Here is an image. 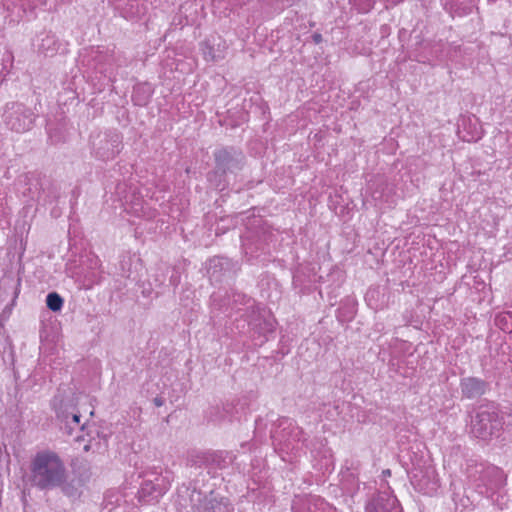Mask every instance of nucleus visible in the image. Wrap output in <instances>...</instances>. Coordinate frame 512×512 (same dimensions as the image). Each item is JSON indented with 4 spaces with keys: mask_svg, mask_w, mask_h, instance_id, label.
<instances>
[{
    "mask_svg": "<svg viewBox=\"0 0 512 512\" xmlns=\"http://www.w3.org/2000/svg\"><path fill=\"white\" fill-rule=\"evenodd\" d=\"M315 496L298 497L293 501V512H315Z\"/></svg>",
    "mask_w": 512,
    "mask_h": 512,
    "instance_id": "nucleus-19",
    "label": "nucleus"
},
{
    "mask_svg": "<svg viewBox=\"0 0 512 512\" xmlns=\"http://www.w3.org/2000/svg\"><path fill=\"white\" fill-rule=\"evenodd\" d=\"M275 451L284 461L292 462L305 446L306 438L302 428L288 418L279 420L278 427L272 432Z\"/></svg>",
    "mask_w": 512,
    "mask_h": 512,
    "instance_id": "nucleus-2",
    "label": "nucleus"
},
{
    "mask_svg": "<svg viewBox=\"0 0 512 512\" xmlns=\"http://www.w3.org/2000/svg\"><path fill=\"white\" fill-rule=\"evenodd\" d=\"M215 168L207 174L208 181L218 189H224L228 173H236L245 163V156L235 147H221L215 150Z\"/></svg>",
    "mask_w": 512,
    "mask_h": 512,
    "instance_id": "nucleus-3",
    "label": "nucleus"
},
{
    "mask_svg": "<svg viewBox=\"0 0 512 512\" xmlns=\"http://www.w3.org/2000/svg\"><path fill=\"white\" fill-rule=\"evenodd\" d=\"M50 43H51V42L46 43V46H48L49 48H50Z\"/></svg>",
    "mask_w": 512,
    "mask_h": 512,
    "instance_id": "nucleus-38",
    "label": "nucleus"
},
{
    "mask_svg": "<svg viewBox=\"0 0 512 512\" xmlns=\"http://www.w3.org/2000/svg\"><path fill=\"white\" fill-rule=\"evenodd\" d=\"M411 483L416 490L427 495L434 494L439 487L436 471L430 465L415 467L411 472Z\"/></svg>",
    "mask_w": 512,
    "mask_h": 512,
    "instance_id": "nucleus-9",
    "label": "nucleus"
},
{
    "mask_svg": "<svg viewBox=\"0 0 512 512\" xmlns=\"http://www.w3.org/2000/svg\"><path fill=\"white\" fill-rule=\"evenodd\" d=\"M334 512H338V511L336 510V508H334Z\"/></svg>",
    "mask_w": 512,
    "mask_h": 512,
    "instance_id": "nucleus-39",
    "label": "nucleus"
},
{
    "mask_svg": "<svg viewBox=\"0 0 512 512\" xmlns=\"http://www.w3.org/2000/svg\"><path fill=\"white\" fill-rule=\"evenodd\" d=\"M68 471L63 459L53 450L38 451L30 462V482L41 491L57 489Z\"/></svg>",
    "mask_w": 512,
    "mask_h": 512,
    "instance_id": "nucleus-1",
    "label": "nucleus"
},
{
    "mask_svg": "<svg viewBox=\"0 0 512 512\" xmlns=\"http://www.w3.org/2000/svg\"><path fill=\"white\" fill-rule=\"evenodd\" d=\"M92 148L102 160L115 158L122 148V137L116 131L100 132L92 137Z\"/></svg>",
    "mask_w": 512,
    "mask_h": 512,
    "instance_id": "nucleus-8",
    "label": "nucleus"
},
{
    "mask_svg": "<svg viewBox=\"0 0 512 512\" xmlns=\"http://www.w3.org/2000/svg\"><path fill=\"white\" fill-rule=\"evenodd\" d=\"M383 476H390L391 475V471L389 469H386V470H383L382 472Z\"/></svg>",
    "mask_w": 512,
    "mask_h": 512,
    "instance_id": "nucleus-37",
    "label": "nucleus"
},
{
    "mask_svg": "<svg viewBox=\"0 0 512 512\" xmlns=\"http://www.w3.org/2000/svg\"><path fill=\"white\" fill-rule=\"evenodd\" d=\"M88 57L89 61L91 60L95 63L94 68L99 69L101 73L106 71V69L102 67V64L110 58L108 54L101 52L98 48H92Z\"/></svg>",
    "mask_w": 512,
    "mask_h": 512,
    "instance_id": "nucleus-23",
    "label": "nucleus"
},
{
    "mask_svg": "<svg viewBox=\"0 0 512 512\" xmlns=\"http://www.w3.org/2000/svg\"><path fill=\"white\" fill-rule=\"evenodd\" d=\"M53 406L56 413V418L60 421V429L63 430L67 435H72L74 427L70 425V418L76 412V408L73 404L57 397L53 400Z\"/></svg>",
    "mask_w": 512,
    "mask_h": 512,
    "instance_id": "nucleus-12",
    "label": "nucleus"
},
{
    "mask_svg": "<svg viewBox=\"0 0 512 512\" xmlns=\"http://www.w3.org/2000/svg\"><path fill=\"white\" fill-rule=\"evenodd\" d=\"M366 512H402L397 498L388 490L374 495L366 505Z\"/></svg>",
    "mask_w": 512,
    "mask_h": 512,
    "instance_id": "nucleus-10",
    "label": "nucleus"
},
{
    "mask_svg": "<svg viewBox=\"0 0 512 512\" xmlns=\"http://www.w3.org/2000/svg\"><path fill=\"white\" fill-rule=\"evenodd\" d=\"M354 4L360 12L367 13L373 8L375 0H354Z\"/></svg>",
    "mask_w": 512,
    "mask_h": 512,
    "instance_id": "nucleus-27",
    "label": "nucleus"
},
{
    "mask_svg": "<svg viewBox=\"0 0 512 512\" xmlns=\"http://www.w3.org/2000/svg\"><path fill=\"white\" fill-rule=\"evenodd\" d=\"M80 418H81V415L79 414L78 411L75 412V414H73L69 420L70 422V425H72L74 427V430L77 428V429H80L82 430L83 429V425L80 423Z\"/></svg>",
    "mask_w": 512,
    "mask_h": 512,
    "instance_id": "nucleus-28",
    "label": "nucleus"
},
{
    "mask_svg": "<svg viewBox=\"0 0 512 512\" xmlns=\"http://www.w3.org/2000/svg\"><path fill=\"white\" fill-rule=\"evenodd\" d=\"M49 138L52 143H58L61 141V137L57 134H53L51 131H49Z\"/></svg>",
    "mask_w": 512,
    "mask_h": 512,
    "instance_id": "nucleus-32",
    "label": "nucleus"
},
{
    "mask_svg": "<svg viewBox=\"0 0 512 512\" xmlns=\"http://www.w3.org/2000/svg\"><path fill=\"white\" fill-rule=\"evenodd\" d=\"M153 403L156 407H161L165 404V399L162 396H156L153 399Z\"/></svg>",
    "mask_w": 512,
    "mask_h": 512,
    "instance_id": "nucleus-30",
    "label": "nucleus"
},
{
    "mask_svg": "<svg viewBox=\"0 0 512 512\" xmlns=\"http://www.w3.org/2000/svg\"><path fill=\"white\" fill-rule=\"evenodd\" d=\"M232 302L234 305L240 304L246 306L245 314H243L242 316L247 317V315L250 313H253V315L257 314L258 307L255 306V301L247 297L243 293H233Z\"/></svg>",
    "mask_w": 512,
    "mask_h": 512,
    "instance_id": "nucleus-20",
    "label": "nucleus"
},
{
    "mask_svg": "<svg viewBox=\"0 0 512 512\" xmlns=\"http://www.w3.org/2000/svg\"><path fill=\"white\" fill-rule=\"evenodd\" d=\"M234 264L229 258L217 256L209 261L208 274L210 278L218 280V275L229 272L233 268Z\"/></svg>",
    "mask_w": 512,
    "mask_h": 512,
    "instance_id": "nucleus-16",
    "label": "nucleus"
},
{
    "mask_svg": "<svg viewBox=\"0 0 512 512\" xmlns=\"http://www.w3.org/2000/svg\"><path fill=\"white\" fill-rule=\"evenodd\" d=\"M315 512H334V507L320 497L315 496Z\"/></svg>",
    "mask_w": 512,
    "mask_h": 512,
    "instance_id": "nucleus-26",
    "label": "nucleus"
},
{
    "mask_svg": "<svg viewBox=\"0 0 512 512\" xmlns=\"http://www.w3.org/2000/svg\"><path fill=\"white\" fill-rule=\"evenodd\" d=\"M503 421L494 403L481 404L471 417V433L479 439L489 440L502 429Z\"/></svg>",
    "mask_w": 512,
    "mask_h": 512,
    "instance_id": "nucleus-5",
    "label": "nucleus"
},
{
    "mask_svg": "<svg viewBox=\"0 0 512 512\" xmlns=\"http://www.w3.org/2000/svg\"><path fill=\"white\" fill-rule=\"evenodd\" d=\"M273 234L265 229L251 231L243 239V252L247 261L258 260L262 255L270 252V242Z\"/></svg>",
    "mask_w": 512,
    "mask_h": 512,
    "instance_id": "nucleus-7",
    "label": "nucleus"
},
{
    "mask_svg": "<svg viewBox=\"0 0 512 512\" xmlns=\"http://www.w3.org/2000/svg\"><path fill=\"white\" fill-rule=\"evenodd\" d=\"M356 313L355 303L352 301H346L337 310V318L340 322L351 321Z\"/></svg>",
    "mask_w": 512,
    "mask_h": 512,
    "instance_id": "nucleus-21",
    "label": "nucleus"
},
{
    "mask_svg": "<svg viewBox=\"0 0 512 512\" xmlns=\"http://www.w3.org/2000/svg\"><path fill=\"white\" fill-rule=\"evenodd\" d=\"M3 118L10 130L23 133L32 128L36 115L24 104L11 102L6 105Z\"/></svg>",
    "mask_w": 512,
    "mask_h": 512,
    "instance_id": "nucleus-6",
    "label": "nucleus"
},
{
    "mask_svg": "<svg viewBox=\"0 0 512 512\" xmlns=\"http://www.w3.org/2000/svg\"><path fill=\"white\" fill-rule=\"evenodd\" d=\"M89 281H90V285H92L94 283H98L99 282L98 276L93 272L92 277Z\"/></svg>",
    "mask_w": 512,
    "mask_h": 512,
    "instance_id": "nucleus-35",
    "label": "nucleus"
},
{
    "mask_svg": "<svg viewBox=\"0 0 512 512\" xmlns=\"http://www.w3.org/2000/svg\"><path fill=\"white\" fill-rule=\"evenodd\" d=\"M467 475L476 490L486 497H492L506 484V476L500 468L473 460L467 465Z\"/></svg>",
    "mask_w": 512,
    "mask_h": 512,
    "instance_id": "nucleus-4",
    "label": "nucleus"
},
{
    "mask_svg": "<svg viewBox=\"0 0 512 512\" xmlns=\"http://www.w3.org/2000/svg\"><path fill=\"white\" fill-rule=\"evenodd\" d=\"M221 407H222V412L224 413V415H221L219 418H213V416H211V421H213V422H221L224 420L232 421L239 414V410L237 409V407L235 406V404L233 402L225 403Z\"/></svg>",
    "mask_w": 512,
    "mask_h": 512,
    "instance_id": "nucleus-22",
    "label": "nucleus"
},
{
    "mask_svg": "<svg viewBox=\"0 0 512 512\" xmlns=\"http://www.w3.org/2000/svg\"><path fill=\"white\" fill-rule=\"evenodd\" d=\"M160 478L155 476L153 479L144 480L138 491V499L142 503L157 501L167 490V487L158 483Z\"/></svg>",
    "mask_w": 512,
    "mask_h": 512,
    "instance_id": "nucleus-13",
    "label": "nucleus"
},
{
    "mask_svg": "<svg viewBox=\"0 0 512 512\" xmlns=\"http://www.w3.org/2000/svg\"><path fill=\"white\" fill-rule=\"evenodd\" d=\"M248 325L251 326L255 333L263 336L267 340V335L273 333L275 330L274 321L272 319L263 318L260 315V310L257 308V314L250 313L245 317Z\"/></svg>",
    "mask_w": 512,
    "mask_h": 512,
    "instance_id": "nucleus-15",
    "label": "nucleus"
},
{
    "mask_svg": "<svg viewBox=\"0 0 512 512\" xmlns=\"http://www.w3.org/2000/svg\"><path fill=\"white\" fill-rule=\"evenodd\" d=\"M232 510L228 501H217L216 499H211L205 507L206 512H232Z\"/></svg>",
    "mask_w": 512,
    "mask_h": 512,
    "instance_id": "nucleus-24",
    "label": "nucleus"
},
{
    "mask_svg": "<svg viewBox=\"0 0 512 512\" xmlns=\"http://www.w3.org/2000/svg\"><path fill=\"white\" fill-rule=\"evenodd\" d=\"M46 41H47V42H54V40H53V38H51V37H47L46 39H43V40H42V44H41V46H40V49H42L43 51H46V52H47V51L49 50V47H47V48L45 47V42H46Z\"/></svg>",
    "mask_w": 512,
    "mask_h": 512,
    "instance_id": "nucleus-34",
    "label": "nucleus"
},
{
    "mask_svg": "<svg viewBox=\"0 0 512 512\" xmlns=\"http://www.w3.org/2000/svg\"><path fill=\"white\" fill-rule=\"evenodd\" d=\"M57 488L73 501L80 498L82 494L80 481L75 479L68 480V477H64L62 483Z\"/></svg>",
    "mask_w": 512,
    "mask_h": 512,
    "instance_id": "nucleus-18",
    "label": "nucleus"
},
{
    "mask_svg": "<svg viewBox=\"0 0 512 512\" xmlns=\"http://www.w3.org/2000/svg\"><path fill=\"white\" fill-rule=\"evenodd\" d=\"M153 94V88L149 83H138L133 88L132 101L137 106H146Z\"/></svg>",
    "mask_w": 512,
    "mask_h": 512,
    "instance_id": "nucleus-17",
    "label": "nucleus"
},
{
    "mask_svg": "<svg viewBox=\"0 0 512 512\" xmlns=\"http://www.w3.org/2000/svg\"><path fill=\"white\" fill-rule=\"evenodd\" d=\"M313 42L315 44H319L323 41V38H322V35L318 32H315L312 36H311Z\"/></svg>",
    "mask_w": 512,
    "mask_h": 512,
    "instance_id": "nucleus-31",
    "label": "nucleus"
},
{
    "mask_svg": "<svg viewBox=\"0 0 512 512\" xmlns=\"http://www.w3.org/2000/svg\"><path fill=\"white\" fill-rule=\"evenodd\" d=\"M170 283H171L174 287H176V286L179 284V275H177V274H173V275H171V277H170Z\"/></svg>",
    "mask_w": 512,
    "mask_h": 512,
    "instance_id": "nucleus-33",
    "label": "nucleus"
},
{
    "mask_svg": "<svg viewBox=\"0 0 512 512\" xmlns=\"http://www.w3.org/2000/svg\"><path fill=\"white\" fill-rule=\"evenodd\" d=\"M197 458L198 461L195 462L196 464L219 469L227 467L233 461V456L225 451L205 453L202 456H198Z\"/></svg>",
    "mask_w": 512,
    "mask_h": 512,
    "instance_id": "nucleus-14",
    "label": "nucleus"
},
{
    "mask_svg": "<svg viewBox=\"0 0 512 512\" xmlns=\"http://www.w3.org/2000/svg\"><path fill=\"white\" fill-rule=\"evenodd\" d=\"M221 415H224V413L222 412V407L213 406L209 410L208 418L211 421V416H213V418H219Z\"/></svg>",
    "mask_w": 512,
    "mask_h": 512,
    "instance_id": "nucleus-29",
    "label": "nucleus"
},
{
    "mask_svg": "<svg viewBox=\"0 0 512 512\" xmlns=\"http://www.w3.org/2000/svg\"><path fill=\"white\" fill-rule=\"evenodd\" d=\"M46 305L53 312H58L63 306V298L57 292H50L46 296Z\"/></svg>",
    "mask_w": 512,
    "mask_h": 512,
    "instance_id": "nucleus-25",
    "label": "nucleus"
},
{
    "mask_svg": "<svg viewBox=\"0 0 512 512\" xmlns=\"http://www.w3.org/2000/svg\"><path fill=\"white\" fill-rule=\"evenodd\" d=\"M488 388L489 383L478 377L468 376L460 380L461 395L469 400L480 398Z\"/></svg>",
    "mask_w": 512,
    "mask_h": 512,
    "instance_id": "nucleus-11",
    "label": "nucleus"
},
{
    "mask_svg": "<svg viewBox=\"0 0 512 512\" xmlns=\"http://www.w3.org/2000/svg\"><path fill=\"white\" fill-rule=\"evenodd\" d=\"M205 55H206V58H207V59H210V60H212V61L217 60V57H216L214 54H212V52H211V51H209V53H205Z\"/></svg>",
    "mask_w": 512,
    "mask_h": 512,
    "instance_id": "nucleus-36",
    "label": "nucleus"
}]
</instances>
